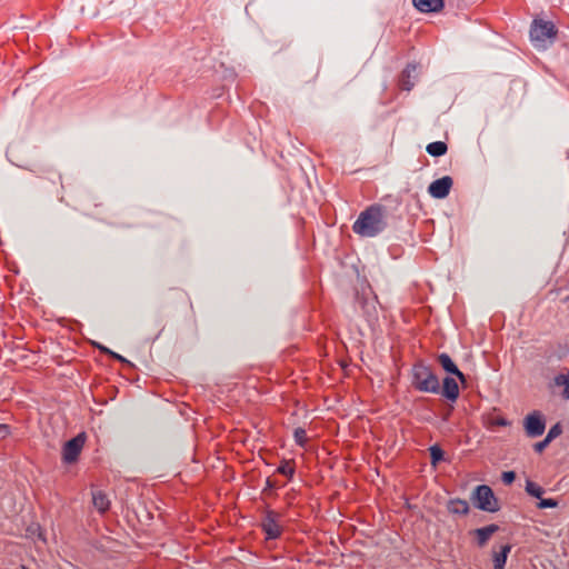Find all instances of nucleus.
<instances>
[{
  "label": "nucleus",
  "mask_w": 569,
  "mask_h": 569,
  "mask_svg": "<svg viewBox=\"0 0 569 569\" xmlns=\"http://www.w3.org/2000/svg\"><path fill=\"white\" fill-rule=\"evenodd\" d=\"M325 405H327V408H332V406L327 402H325Z\"/></svg>",
  "instance_id": "nucleus-30"
},
{
  "label": "nucleus",
  "mask_w": 569,
  "mask_h": 569,
  "mask_svg": "<svg viewBox=\"0 0 569 569\" xmlns=\"http://www.w3.org/2000/svg\"><path fill=\"white\" fill-rule=\"evenodd\" d=\"M459 393H442V397H445V402L449 405V407L458 400Z\"/></svg>",
  "instance_id": "nucleus-25"
},
{
  "label": "nucleus",
  "mask_w": 569,
  "mask_h": 569,
  "mask_svg": "<svg viewBox=\"0 0 569 569\" xmlns=\"http://www.w3.org/2000/svg\"><path fill=\"white\" fill-rule=\"evenodd\" d=\"M435 362L445 373L442 379L432 366L422 361L413 365L412 385L418 391H460L473 387L471 377L465 375L448 353L435 355Z\"/></svg>",
  "instance_id": "nucleus-1"
},
{
  "label": "nucleus",
  "mask_w": 569,
  "mask_h": 569,
  "mask_svg": "<svg viewBox=\"0 0 569 569\" xmlns=\"http://www.w3.org/2000/svg\"><path fill=\"white\" fill-rule=\"evenodd\" d=\"M558 32V28L552 21L535 18L530 26L529 37L536 49L546 50L555 43Z\"/></svg>",
  "instance_id": "nucleus-3"
},
{
  "label": "nucleus",
  "mask_w": 569,
  "mask_h": 569,
  "mask_svg": "<svg viewBox=\"0 0 569 569\" xmlns=\"http://www.w3.org/2000/svg\"><path fill=\"white\" fill-rule=\"evenodd\" d=\"M453 184V179L450 176H443L439 179L433 180L428 186V193L433 199H445L449 196Z\"/></svg>",
  "instance_id": "nucleus-7"
},
{
  "label": "nucleus",
  "mask_w": 569,
  "mask_h": 569,
  "mask_svg": "<svg viewBox=\"0 0 569 569\" xmlns=\"http://www.w3.org/2000/svg\"><path fill=\"white\" fill-rule=\"evenodd\" d=\"M0 435H8V427L6 425L0 423Z\"/></svg>",
  "instance_id": "nucleus-28"
},
{
  "label": "nucleus",
  "mask_w": 569,
  "mask_h": 569,
  "mask_svg": "<svg viewBox=\"0 0 569 569\" xmlns=\"http://www.w3.org/2000/svg\"><path fill=\"white\" fill-rule=\"evenodd\" d=\"M416 70V64L408 63L399 76V86L402 90L410 91L415 83L410 80L411 72Z\"/></svg>",
  "instance_id": "nucleus-10"
},
{
  "label": "nucleus",
  "mask_w": 569,
  "mask_h": 569,
  "mask_svg": "<svg viewBox=\"0 0 569 569\" xmlns=\"http://www.w3.org/2000/svg\"><path fill=\"white\" fill-rule=\"evenodd\" d=\"M293 438H296V442L299 446H303L306 441V432L302 428H297L296 432H293Z\"/></svg>",
  "instance_id": "nucleus-22"
},
{
  "label": "nucleus",
  "mask_w": 569,
  "mask_h": 569,
  "mask_svg": "<svg viewBox=\"0 0 569 569\" xmlns=\"http://www.w3.org/2000/svg\"><path fill=\"white\" fill-rule=\"evenodd\" d=\"M22 569H28L27 567H22Z\"/></svg>",
  "instance_id": "nucleus-32"
},
{
  "label": "nucleus",
  "mask_w": 569,
  "mask_h": 569,
  "mask_svg": "<svg viewBox=\"0 0 569 569\" xmlns=\"http://www.w3.org/2000/svg\"><path fill=\"white\" fill-rule=\"evenodd\" d=\"M500 478H502V483L510 486L516 479V473L513 471H506L502 472V477Z\"/></svg>",
  "instance_id": "nucleus-23"
},
{
  "label": "nucleus",
  "mask_w": 569,
  "mask_h": 569,
  "mask_svg": "<svg viewBox=\"0 0 569 569\" xmlns=\"http://www.w3.org/2000/svg\"><path fill=\"white\" fill-rule=\"evenodd\" d=\"M412 6L421 13H439L445 9V0H412Z\"/></svg>",
  "instance_id": "nucleus-8"
},
{
  "label": "nucleus",
  "mask_w": 569,
  "mask_h": 569,
  "mask_svg": "<svg viewBox=\"0 0 569 569\" xmlns=\"http://www.w3.org/2000/svg\"><path fill=\"white\" fill-rule=\"evenodd\" d=\"M498 531L497 525H489L486 528H479L475 530V536H477V542L478 547L486 546V542H488L489 538Z\"/></svg>",
  "instance_id": "nucleus-11"
},
{
  "label": "nucleus",
  "mask_w": 569,
  "mask_h": 569,
  "mask_svg": "<svg viewBox=\"0 0 569 569\" xmlns=\"http://www.w3.org/2000/svg\"><path fill=\"white\" fill-rule=\"evenodd\" d=\"M497 425H498V426H502V427H505V426H506V420H503V419H498V420H497Z\"/></svg>",
  "instance_id": "nucleus-29"
},
{
  "label": "nucleus",
  "mask_w": 569,
  "mask_h": 569,
  "mask_svg": "<svg viewBox=\"0 0 569 569\" xmlns=\"http://www.w3.org/2000/svg\"><path fill=\"white\" fill-rule=\"evenodd\" d=\"M551 441H553V440L542 439L539 442H536L535 443V451L538 452V453L542 452L543 450H546L547 446L549 443H551Z\"/></svg>",
  "instance_id": "nucleus-24"
},
{
  "label": "nucleus",
  "mask_w": 569,
  "mask_h": 569,
  "mask_svg": "<svg viewBox=\"0 0 569 569\" xmlns=\"http://www.w3.org/2000/svg\"><path fill=\"white\" fill-rule=\"evenodd\" d=\"M560 435H561V427L559 426V423H556L555 426H552V428H550V430H548V433H546L545 440H555Z\"/></svg>",
  "instance_id": "nucleus-21"
},
{
  "label": "nucleus",
  "mask_w": 569,
  "mask_h": 569,
  "mask_svg": "<svg viewBox=\"0 0 569 569\" xmlns=\"http://www.w3.org/2000/svg\"><path fill=\"white\" fill-rule=\"evenodd\" d=\"M525 490H527V493L530 495V497L536 499H540L541 495H543V489L531 480L527 481V487H525Z\"/></svg>",
  "instance_id": "nucleus-17"
},
{
  "label": "nucleus",
  "mask_w": 569,
  "mask_h": 569,
  "mask_svg": "<svg viewBox=\"0 0 569 569\" xmlns=\"http://www.w3.org/2000/svg\"><path fill=\"white\" fill-rule=\"evenodd\" d=\"M93 346L96 348H98L101 352H103V353H106L108 356H110L112 353L111 349H109L108 347H106V346H103V345H101L99 342H93Z\"/></svg>",
  "instance_id": "nucleus-26"
},
{
  "label": "nucleus",
  "mask_w": 569,
  "mask_h": 569,
  "mask_svg": "<svg viewBox=\"0 0 569 569\" xmlns=\"http://www.w3.org/2000/svg\"><path fill=\"white\" fill-rule=\"evenodd\" d=\"M546 430V421L539 411H532L525 418V432L528 438H537L543 435Z\"/></svg>",
  "instance_id": "nucleus-6"
},
{
  "label": "nucleus",
  "mask_w": 569,
  "mask_h": 569,
  "mask_svg": "<svg viewBox=\"0 0 569 569\" xmlns=\"http://www.w3.org/2000/svg\"><path fill=\"white\" fill-rule=\"evenodd\" d=\"M277 472L286 477H292L295 469L292 468V465H290L289 462H283L281 463V466L277 467Z\"/></svg>",
  "instance_id": "nucleus-20"
},
{
  "label": "nucleus",
  "mask_w": 569,
  "mask_h": 569,
  "mask_svg": "<svg viewBox=\"0 0 569 569\" xmlns=\"http://www.w3.org/2000/svg\"><path fill=\"white\" fill-rule=\"evenodd\" d=\"M470 500L475 503L478 510L487 512V513H496L498 512V500L493 496V491L488 486L479 485L472 491V496H470Z\"/></svg>",
  "instance_id": "nucleus-4"
},
{
  "label": "nucleus",
  "mask_w": 569,
  "mask_h": 569,
  "mask_svg": "<svg viewBox=\"0 0 569 569\" xmlns=\"http://www.w3.org/2000/svg\"><path fill=\"white\" fill-rule=\"evenodd\" d=\"M550 388L560 387L562 391H569V370L567 372H560L549 383Z\"/></svg>",
  "instance_id": "nucleus-15"
},
{
  "label": "nucleus",
  "mask_w": 569,
  "mask_h": 569,
  "mask_svg": "<svg viewBox=\"0 0 569 569\" xmlns=\"http://www.w3.org/2000/svg\"><path fill=\"white\" fill-rule=\"evenodd\" d=\"M92 503L93 508H96L100 513H103L109 509V499L102 491L92 492Z\"/></svg>",
  "instance_id": "nucleus-13"
},
{
  "label": "nucleus",
  "mask_w": 569,
  "mask_h": 569,
  "mask_svg": "<svg viewBox=\"0 0 569 569\" xmlns=\"http://www.w3.org/2000/svg\"><path fill=\"white\" fill-rule=\"evenodd\" d=\"M430 452V465L436 466L440 462L441 457H443V451H441L440 447L437 445L429 448Z\"/></svg>",
  "instance_id": "nucleus-18"
},
{
  "label": "nucleus",
  "mask_w": 569,
  "mask_h": 569,
  "mask_svg": "<svg viewBox=\"0 0 569 569\" xmlns=\"http://www.w3.org/2000/svg\"><path fill=\"white\" fill-rule=\"evenodd\" d=\"M509 545L500 546V550L492 553V562H495V569H503L506 566V559H508Z\"/></svg>",
  "instance_id": "nucleus-14"
},
{
  "label": "nucleus",
  "mask_w": 569,
  "mask_h": 569,
  "mask_svg": "<svg viewBox=\"0 0 569 569\" xmlns=\"http://www.w3.org/2000/svg\"><path fill=\"white\" fill-rule=\"evenodd\" d=\"M261 528H263L267 539L276 540L280 536V526L277 523V519L271 512L267 513L266 518H263Z\"/></svg>",
  "instance_id": "nucleus-9"
},
{
  "label": "nucleus",
  "mask_w": 569,
  "mask_h": 569,
  "mask_svg": "<svg viewBox=\"0 0 569 569\" xmlns=\"http://www.w3.org/2000/svg\"><path fill=\"white\" fill-rule=\"evenodd\" d=\"M449 512L453 515H467L468 502L466 500L453 499L449 501Z\"/></svg>",
  "instance_id": "nucleus-16"
},
{
  "label": "nucleus",
  "mask_w": 569,
  "mask_h": 569,
  "mask_svg": "<svg viewBox=\"0 0 569 569\" xmlns=\"http://www.w3.org/2000/svg\"><path fill=\"white\" fill-rule=\"evenodd\" d=\"M565 396H566V400H568L569 399V393H565Z\"/></svg>",
  "instance_id": "nucleus-31"
},
{
  "label": "nucleus",
  "mask_w": 569,
  "mask_h": 569,
  "mask_svg": "<svg viewBox=\"0 0 569 569\" xmlns=\"http://www.w3.org/2000/svg\"><path fill=\"white\" fill-rule=\"evenodd\" d=\"M536 507H538V509H552L557 507V501L552 498H540V501H538Z\"/></svg>",
  "instance_id": "nucleus-19"
},
{
  "label": "nucleus",
  "mask_w": 569,
  "mask_h": 569,
  "mask_svg": "<svg viewBox=\"0 0 569 569\" xmlns=\"http://www.w3.org/2000/svg\"><path fill=\"white\" fill-rule=\"evenodd\" d=\"M110 357H111L112 359H116V360L120 361V362L129 363V361H128L124 357H122L121 355H119V353H117V352H114V351H112V353L110 355Z\"/></svg>",
  "instance_id": "nucleus-27"
},
{
  "label": "nucleus",
  "mask_w": 569,
  "mask_h": 569,
  "mask_svg": "<svg viewBox=\"0 0 569 569\" xmlns=\"http://www.w3.org/2000/svg\"><path fill=\"white\" fill-rule=\"evenodd\" d=\"M382 202L372 203L363 209L352 224L356 234L362 238H375L385 232L391 224L402 220L399 208L402 200L399 197L388 194Z\"/></svg>",
  "instance_id": "nucleus-2"
},
{
  "label": "nucleus",
  "mask_w": 569,
  "mask_h": 569,
  "mask_svg": "<svg viewBox=\"0 0 569 569\" xmlns=\"http://www.w3.org/2000/svg\"><path fill=\"white\" fill-rule=\"evenodd\" d=\"M84 442L86 437L83 433H80L73 437L71 440L66 441L64 448H62V460H64V463L72 465L77 460L81 449H83Z\"/></svg>",
  "instance_id": "nucleus-5"
},
{
  "label": "nucleus",
  "mask_w": 569,
  "mask_h": 569,
  "mask_svg": "<svg viewBox=\"0 0 569 569\" xmlns=\"http://www.w3.org/2000/svg\"><path fill=\"white\" fill-rule=\"evenodd\" d=\"M426 151L433 158H439L448 152V144L445 141H433L427 144Z\"/></svg>",
  "instance_id": "nucleus-12"
}]
</instances>
